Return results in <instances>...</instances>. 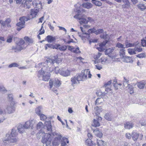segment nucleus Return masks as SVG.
I'll use <instances>...</instances> for the list:
<instances>
[{
	"label": "nucleus",
	"mask_w": 146,
	"mask_h": 146,
	"mask_svg": "<svg viewBox=\"0 0 146 146\" xmlns=\"http://www.w3.org/2000/svg\"><path fill=\"white\" fill-rule=\"evenodd\" d=\"M102 54L101 53L99 52L98 54H96L94 56V57L95 59H97L100 57L102 55Z\"/></svg>",
	"instance_id": "13d9d810"
},
{
	"label": "nucleus",
	"mask_w": 146,
	"mask_h": 146,
	"mask_svg": "<svg viewBox=\"0 0 146 146\" xmlns=\"http://www.w3.org/2000/svg\"><path fill=\"white\" fill-rule=\"evenodd\" d=\"M17 130L15 129H12L10 133L6 134L3 141L4 143H6V141L8 143L16 142L18 141V138L17 137Z\"/></svg>",
	"instance_id": "f03ea898"
},
{
	"label": "nucleus",
	"mask_w": 146,
	"mask_h": 146,
	"mask_svg": "<svg viewBox=\"0 0 146 146\" xmlns=\"http://www.w3.org/2000/svg\"><path fill=\"white\" fill-rule=\"evenodd\" d=\"M93 131L94 133L96 136L100 138L102 137V133L98 130L94 129L93 130Z\"/></svg>",
	"instance_id": "b1692460"
},
{
	"label": "nucleus",
	"mask_w": 146,
	"mask_h": 146,
	"mask_svg": "<svg viewBox=\"0 0 146 146\" xmlns=\"http://www.w3.org/2000/svg\"><path fill=\"white\" fill-rule=\"evenodd\" d=\"M19 65L17 63L15 62L12 63L8 66L9 68H11L14 67H18L19 66Z\"/></svg>",
	"instance_id": "8fccbe9b"
},
{
	"label": "nucleus",
	"mask_w": 146,
	"mask_h": 146,
	"mask_svg": "<svg viewBox=\"0 0 146 146\" xmlns=\"http://www.w3.org/2000/svg\"><path fill=\"white\" fill-rule=\"evenodd\" d=\"M93 5L91 3L86 2L82 4V6L84 8L87 9H90L92 7Z\"/></svg>",
	"instance_id": "412c9836"
},
{
	"label": "nucleus",
	"mask_w": 146,
	"mask_h": 146,
	"mask_svg": "<svg viewBox=\"0 0 146 146\" xmlns=\"http://www.w3.org/2000/svg\"><path fill=\"white\" fill-rule=\"evenodd\" d=\"M13 36H10L8 37L7 39V42L8 43H10L12 42L13 40Z\"/></svg>",
	"instance_id": "6e6d98bb"
},
{
	"label": "nucleus",
	"mask_w": 146,
	"mask_h": 146,
	"mask_svg": "<svg viewBox=\"0 0 146 146\" xmlns=\"http://www.w3.org/2000/svg\"><path fill=\"white\" fill-rule=\"evenodd\" d=\"M124 46L121 44L120 43L118 42L117 43V44L116 45V47H118L119 48H125V47H124Z\"/></svg>",
	"instance_id": "864d4df0"
},
{
	"label": "nucleus",
	"mask_w": 146,
	"mask_h": 146,
	"mask_svg": "<svg viewBox=\"0 0 146 146\" xmlns=\"http://www.w3.org/2000/svg\"><path fill=\"white\" fill-rule=\"evenodd\" d=\"M62 61V59L56 57H54L51 58H48L45 61V63H50L52 64L54 63L58 64L60 63Z\"/></svg>",
	"instance_id": "0eeeda50"
},
{
	"label": "nucleus",
	"mask_w": 146,
	"mask_h": 146,
	"mask_svg": "<svg viewBox=\"0 0 146 146\" xmlns=\"http://www.w3.org/2000/svg\"><path fill=\"white\" fill-rule=\"evenodd\" d=\"M38 11L39 10H38L37 9H31L30 15L29 18H28V19H31L35 17Z\"/></svg>",
	"instance_id": "f8f14e48"
},
{
	"label": "nucleus",
	"mask_w": 146,
	"mask_h": 146,
	"mask_svg": "<svg viewBox=\"0 0 146 146\" xmlns=\"http://www.w3.org/2000/svg\"><path fill=\"white\" fill-rule=\"evenodd\" d=\"M67 47L68 46H66L64 45L61 46L60 45L59 47V50L61 51H65L67 48Z\"/></svg>",
	"instance_id": "de8ad7c7"
},
{
	"label": "nucleus",
	"mask_w": 146,
	"mask_h": 146,
	"mask_svg": "<svg viewBox=\"0 0 146 146\" xmlns=\"http://www.w3.org/2000/svg\"><path fill=\"white\" fill-rule=\"evenodd\" d=\"M60 74L64 76H67L70 75V71L68 70H62V71L60 72Z\"/></svg>",
	"instance_id": "f3484780"
},
{
	"label": "nucleus",
	"mask_w": 146,
	"mask_h": 146,
	"mask_svg": "<svg viewBox=\"0 0 146 146\" xmlns=\"http://www.w3.org/2000/svg\"><path fill=\"white\" fill-rule=\"evenodd\" d=\"M104 100L102 98H98L95 102V105H99L103 104Z\"/></svg>",
	"instance_id": "6ab92c4d"
},
{
	"label": "nucleus",
	"mask_w": 146,
	"mask_h": 146,
	"mask_svg": "<svg viewBox=\"0 0 146 146\" xmlns=\"http://www.w3.org/2000/svg\"><path fill=\"white\" fill-rule=\"evenodd\" d=\"M14 41L15 42L17 45L15 46H13L12 49L15 50V52H17L20 51L23 49L22 45L24 44L25 42L23 39H21L19 42H17L15 41L18 40L19 39L17 37L14 38H13Z\"/></svg>",
	"instance_id": "39448f33"
},
{
	"label": "nucleus",
	"mask_w": 146,
	"mask_h": 146,
	"mask_svg": "<svg viewBox=\"0 0 146 146\" xmlns=\"http://www.w3.org/2000/svg\"><path fill=\"white\" fill-rule=\"evenodd\" d=\"M133 125L132 123L128 122L124 124V127L125 129H130L133 127Z\"/></svg>",
	"instance_id": "a211bd4d"
},
{
	"label": "nucleus",
	"mask_w": 146,
	"mask_h": 146,
	"mask_svg": "<svg viewBox=\"0 0 146 146\" xmlns=\"http://www.w3.org/2000/svg\"><path fill=\"white\" fill-rule=\"evenodd\" d=\"M43 133L41 132H39L38 133H37L36 134V136L37 138H38L39 139H40L42 136L43 135Z\"/></svg>",
	"instance_id": "680f3d73"
},
{
	"label": "nucleus",
	"mask_w": 146,
	"mask_h": 146,
	"mask_svg": "<svg viewBox=\"0 0 146 146\" xmlns=\"http://www.w3.org/2000/svg\"><path fill=\"white\" fill-rule=\"evenodd\" d=\"M100 60L101 63L102 64H106L109 62L108 59L106 57H102Z\"/></svg>",
	"instance_id": "393cba45"
},
{
	"label": "nucleus",
	"mask_w": 146,
	"mask_h": 146,
	"mask_svg": "<svg viewBox=\"0 0 146 146\" xmlns=\"http://www.w3.org/2000/svg\"><path fill=\"white\" fill-rule=\"evenodd\" d=\"M87 70L85 71L84 74H80L76 75L75 76L71 78L72 85L74 86V85L80 83L79 82L81 81H84L86 80V78Z\"/></svg>",
	"instance_id": "7ed1b4c3"
},
{
	"label": "nucleus",
	"mask_w": 146,
	"mask_h": 146,
	"mask_svg": "<svg viewBox=\"0 0 146 146\" xmlns=\"http://www.w3.org/2000/svg\"><path fill=\"white\" fill-rule=\"evenodd\" d=\"M86 70H87L86 71H87V74H86V80L87 79V75L88 74V77L89 78H90L91 77V76H92V75L90 73V71L89 70V69H85L84 71L82 70V73H81V74H85L84 73V72H85L84 71Z\"/></svg>",
	"instance_id": "e433bc0d"
},
{
	"label": "nucleus",
	"mask_w": 146,
	"mask_h": 146,
	"mask_svg": "<svg viewBox=\"0 0 146 146\" xmlns=\"http://www.w3.org/2000/svg\"><path fill=\"white\" fill-rule=\"evenodd\" d=\"M97 144L98 146H104L106 145V143L104 141L97 140Z\"/></svg>",
	"instance_id": "f704fd0d"
},
{
	"label": "nucleus",
	"mask_w": 146,
	"mask_h": 146,
	"mask_svg": "<svg viewBox=\"0 0 146 146\" xmlns=\"http://www.w3.org/2000/svg\"><path fill=\"white\" fill-rule=\"evenodd\" d=\"M95 5L98 6L100 7L102 5V3L101 1H95L93 3Z\"/></svg>",
	"instance_id": "603ef678"
},
{
	"label": "nucleus",
	"mask_w": 146,
	"mask_h": 146,
	"mask_svg": "<svg viewBox=\"0 0 146 146\" xmlns=\"http://www.w3.org/2000/svg\"><path fill=\"white\" fill-rule=\"evenodd\" d=\"M54 135H55L56 137L52 141V144L53 146H58L60 143L62 136L60 133L56 132L54 133ZM53 137V135L46 133L42 137V142L43 143H45L46 146H52L51 144Z\"/></svg>",
	"instance_id": "f257e3e1"
},
{
	"label": "nucleus",
	"mask_w": 146,
	"mask_h": 146,
	"mask_svg": "<svg viewBox=\"0 0 146 146\" xmlns=\"http://www.w3.org/2000/svg\"><path fill=\"white\" fill-rule=\"evenodd\" d=\"M56 38L55 37H53L51 36L48 35L46 37V40L48 42L51 43L55 41Z\"/></svg>",
	"instance_id": "aec40b11"
},
{
	"label": "nucleus",
	"mask_w": 146,
	"mask_h": 146,
	"mask_svg": "<svg viewBox=\"0 0 146 146\" xmlns=\"http://www.w3.org/2000/svg\"><path fill=\"white\" fill-rule=\"evenodd\" d=\"M128 53L131 55L135 54H136L135 52L134 48H129L128 49Z\"/></svg>",
	"instance_id": "ea45409f"
},
{
	"label": "nucleus",
	"mask_w": 146,
	"mask_h": 146,
	"mask_svg": "<svg viewBox=\"0 0 146 146\" xmlns=\"http://www.w3.org/2000/svg\"><path fill=\"white\" fill-rule=\"evenodd\" d=\"M25 3L24 4V7L26 8L29 9L30 8L31 4L29 3H27V2Z\"/></svg>",
	"instance_id": "052dcab7"
},
{
	"label": "nucleus",
	"mask_w": 146,
	"mask_h": 146,
	"mask_svg": "<svg viewBox=\"0 0 146 146\" xmlns=\"http://www.w3.org/2000/svg\"><path fill=\"white\" fill-rule=\"evenodd\" d=\"M42 109V107L41 106H39L36 108L35 110V112L38 115H39L42 114L41 112Z\"/></svg>",
	"instance_id": "7c9ffc66"
},
{
	"label": "nucleus",
	"mask_w": 146,
	"mask_h": 146,
	"mask_svg": "<svg viewBox=\"0 0 146 146\" xmlns=\"http://www.w3.org/2000/svg\"><path fill=\"white\" fill-rule=\"evenodd\" d=\"M104 117L106 120L108 121H111L113 119L111 115L109 113H106Z\"/></svg>",
	"instance_id": "2f4dec72"
},
{
	"label": "nucleus",
	"mask_w": 146,
	"mask_h": 146,
	"mask_svg": "<svg viewBox=\"0 0 146 146\" xmlns=\"http://www.w3.org/2000/svg\"><path fill=\"white\" fill-rule=\"evenodd\" d=\"M26 0H17L16 3L17 4H20L21 3L23 4L26 2Z\"/></svg>",
	"instance_id": "e2e57ef3"
},
{
	"label": "nucleus",
	"mask_w": 146,
	"mask_h": 146,
	"mask_svg": "<svg viewBox=\"0 0 146 146\" xmlns=\"http://www.w3.org/2000/svg\"><path fill=\"white\" fill-rule=\"evenodd\" d=\"M103 32L104 30L103 29H99L96 31L95 30V31L94 32V33L96 35H98V34L102 33Z\"/></svg>",
	"instance_id": "5fc2aeb1"
},
{
	"label": "nucleus",
	"mask_w": 146,
	"mask_h": 146,
	"mask_svg": "<svg viewBox=\"0 0 146 146\" xmlns=\"http://www.w3.org/2000/svg\"><path fill=\"white\" fill-rule=\"evenodd\" d=\"M86 145L88 146H95L96 144L91 139H87L85 142Z\"/></svg>",
	"instance_id": "5701e85b"
},
{
	"label": "nucleus",
	"mask_w": 146,
	"mask_h": 146,
	"mask_svg": "<svg viewBox=\"0 0 146 146\" xmlns=\"http://www.w3.org/2000/svg\"><path fill=\"white\" fill-rule=\"evenodd\" d=\"M45 125L47 128V130L49 131H51L52 130V126L50 121H46Z\"/></svg>",
	"instance_id": "a878e982"
},
{
	"label": "nucleus",
	"mask_w": 146,
	"mask_h": 146,
	"mask_svg": "<svg viewBox=\"0 0 146 146\" xmlns=\"http://www.w3.org/2000/svg\"><path fill=\"white\" fill-rule=\"evenodd\" d=\"M139 134L137 133L136 132L133 131L131 134V137L133 141H137L138 139Z\"/></svg>",
	"instance_id": "4be33fe9"
},
{
	"label": "nucleus",
	"mask_w": 146,
	"mask_h": 146,
	"mask_svg": "<svg viewBox=\"0 0 146 146\" xmlns=\"http://www.w3.org/2000/svg\"><path fill=\"white\" fill-rule=\"evenodd\" d=\"M129 80L128 78H126L125 77H124V80H123V86L125 87H127V86H128V85H129Z\"/></svg>",
	"instance_id": "c9c22d12"
},
{
	"label": "nucleus",
	"mask_w": 146,
	"mask_h": 146,
	"mask_svg": "<svg viewBox=\"0 0 146 146\" xmlns=\"http://www.w3.org/2000/svg\"><path fill=\"white\" fill-rule=\"evenodd\" d=\"M125 4L122 5L123 8L128 9L130 7V4L129 2L124 3Z\"/></svg>",
	"instance_id": "09e8293b"
},
{
	"label": "nucleus",
	"mask_w": 146,
	"mask_h": 146,
	"mask_svg": "<svg viewBox=\"0 0 146 146\" xmlns=\"http://www.w3.org/2000/svg\"><path fill=\"white\" fill-rule=\"evenodd\" d=\"M128 87V89H129V92L130 94H131L134 93L133 87L132 86L129 85H128L127 86Z\"/></svg>",
	"instance_id": "79ce46f5"
},
{
	"label": "nucleus",
	"mask_w": 146,
	"mask_h": 146,
	"mask_svg": "<svg viewBox=\"0 0 146 146\" xmlns=\"http://www.w3.org/2000/svg\"><path fill=\"white\" fill-rule=\"evenodd\" d=\"M115 48L114 47H112L106 49L105 51V54L106 55H108L110 56L113 51Z\"/></svg>",
	"instance_id": "dca6fc26"
},
{
	"label": "nucleus",
	"mask_w": 146,
	"mask_h": 146,
	"mask_svg": "<svg viewBox=\"0 0 146 146\" xmlns=\"http://www.w3.org/2000/svg\"><path fill=\"white\" fill-rule=\"evenodd\" d=\"M125 44L126 46L125 48L131 47H133L134 46L132 44V43H129L127 40L125 41Z\"/></svg>",
	"instance_id": "37998d69"
},
{
	"label": "nucleus",
	"mask_w": 146,
	"mask_h": 146,
	"mask_svg": "<svg viewBox=\"0 0 146 146\" xmlns=\"http://www.w3.org/2000/svg\"><path fill=\"white\" fill-rule=\"evenodd\" d=\"M24 39L26 41L28 42L30 44L32 43L33 42V40L31 38H29L28 37L25 36L24 38Z\"/></svg>",
	"instance_id": "49530a36"
},
{
	"label": "nucleus",
	"mask_w": 146,
	"mask_h": 146,
	"mask_svg": "<svg viewBox=\"0 0 146 146\" xmlns=\"http://www.w3.org/2000/svg\"><path fill=\"white\" fill-rule=\"evenodd\" d=\"M77 14L74 16V18L76 19H78L79 20L80 19L82 16H80V10H78L76 11Z\"/></svg>",
	"instance_id": "4c0bfd02"
},
{
	"label": "nucleus",
	"mask_w": 146,
	"mask_h": 146,
	"mask_svg": "<svg viewBox=\"0 0 146 146\" xmlns=\"http://www.w3.org/2000/svg\"><path fill=\"white\" fill-rule=\"evenodd\" d=\"M108 35L106 32H103L102 34L100 35V37L104 39H108Z\"/></svg>",
	"instance_id": "a18cd8bd"
},
{
	"label": "nucleus",
	"mask_w": 146,
	"mask_h": 146,
	"mask_svg": "<svg viewBox=\"0 0 146 146\" xmlns=\"http://www.w3.org/2000/svg\"><path fill=\"white\" fill-rule=\"evenodd\" d=\"M30 20V19H28V18L25 17L20 18L19 19L20 21L17 24V25L18 27L17 30L18 31H20L24 27L25 21H27Z\"/></svg>",
	"instance_id": "423d86ee"
},
{
	"label": "nucleus",
	"mask_w": 146,
	"mask_h": 146,
	"mask_svg": "<svg viewBox=\"0 0 146 146\" xmlns=\"http://www.w3.org/2000/svg\"><path fill=\"white\" fill-rule=\"evenodd\" d=\"M138 8L141 11H143L146 9V7L143 3H140L137 5Z\"/></svg>",
	"instance_id": "c756f323"
},
{
	"label": "nucleus",
	"mask_w": 146,
	"mask_h": 146,
	"mask_svg": "<svg viewBox=\"0 0 146 146\" xmlns=\"http://www.w3.org/2000/svg\"><path fill=\"white\" fill-rule=\"evenodd\" d=\"M102 120V118L99 116H96L95 119L93 120V122L92 123V126L97 127L100 126V123L99 121H101Z\"/></svg>",
	"instance_id": "9b49d317"
},
{
	"label": "nucleus",
	"mask_w": 146,
	"mask_h": 146,
	"mask_svg": "<svg viewBox=\"0 0 146 146\" xmlns=\"http://www.w3.org/2000/svg\"><path fill=\"white\" fill-rule=\"evenodd\" d=\"M146 84V82L145 81H143L138 82L137 85L138 87L140 89H143L144 88Z\"/></svg>",
	"instance_id": "cd10ccee"
},
{
	"label": "nucleus",
	"mask_w": 146,
	"mask_h": 146,
	"mask_svg": "<svg viewBox=\"0 0 146 146\" xmlns=\"http://www.w3.org/2000/svg\"><path fill=\"white\" fill-rule=\"evenodd\" d=\"M108 42V41L107 40H106L102 43H101L99 45L100 47L99 48V50L100 51H103L105 50V48L106 47V44Z\"/></svg>",
	"instance_id": "4468645a"
},
{
	"label": "nucleus",
	"mask_w": 146,
	"mask_h": 146,
	"mask_svg": "<svg viewBox=\"0 0 146 146\" xmlns=\"http://www.w3.org/2000/svg\"><path fill=\"white\" fill-rule=\"evenodd\" d=\"M43 127V124L41 122H39L37 125L36 127L38 129H40Z\"/></svg>",
	"instance_id": "3c124183"
},
{
	"label": "nucleus",
	"mask_w": 146,
	"mask_h": 146,
	"mask_svg": "<svg viewBox=\"0 0 146 146\" xmlns=\"http://www.w3.org/2000/svg\"><path fill=\"white\" fill-rule=\"evenodd\" d=\"M53 49L54 48V45L52 44L49 43L46 44L45 45V49L46 50L48 48Z\"/></svg>",
	"instance_id": "a19ab883"
},
{
	"label": "nucleus",
	"mask_w": 146,
	"mask_h": 146,
	"mask_svg": "<svg viewBox=\"0 0 146 146\" xmlns=\"http://www.w3.org/2000/svg\"><path fill=\"white\" fill-rule=\"evenodd\" d=\"M78 34L79 36H80V38H81L82 40H83L84 39V38L86 37V36H84L82 34H81V33H80L79 32H78Z\"/></svg>",
	"instance_id": "774afa93"
},
{
	"label": "nucleus",
	"mask_w": 146,
	"mask_h": 146,
	"mask_svg": "<svg viewBox=\"0 0 146 146\" xmlns=\"http://www.w3.org/2000/svg\"><path fill=\"white\" fill-rule=\"evenodd\" d=\"M23 126L25 129H29L32 126V123L30 121H27L25 123Z\"/></svg>",
	"instance_id": "bb28decb"
},
{
	"label": "nucleus",
	"mask_w": 146,
	"mask_h": 146,
	"mask_svg": "<svg viewBox=\"0 0 146 146\" xmlns=\"http://www.w3.org/2000/svg\"><path fill=\"white\" fill-rule=\"evenodd\" d=\"M102 110L98 106L95 107L93 111L92 114L94 116H99L100 112H101Z\"/></svg>",
	"instance_id": "ddd939ff"
},
{
	"label": "nucleus",
	"mask_w": 146,
	"mask_h": 146,
	"mask_svg": "<svg viewBox=\"0 0 146 146\" xmlns=\"http://www.w3.org/2000/svg\"><path fill=\"white\" fill-rule=\"evenodd\" d=\"M5 114V109H3L0 108V115H4Z\"/></svg>",
	"instance_id": "338daca9"
},
{
	"label": "nucleus",
	"mask_w": 146,
	"mask_h": 146,
	"mask_svg": "<svg viewBox=\"0 0 146 146\" xmlns=\"http://www.w3.org/2000/svg\"><path fill=\"white\" fill-rule=\"evenodd\" d=\"M113 84V86L114 87L115 89L117 90L118 89V84L116 83V80H114Z\"/></svg>",
	"instance_id": "0e129e2a"
},
{
	"label": "nucleus",
	"mask_w": 146,
	"mask_h": 146,
	"mask_svg": "<svg viewBox=\"0 0 146 146\" xmlns=\"http://www.w3.org/2000/svg\"><path fill=\"white\" fill-rule=\"evenodd\" d=\"M40 119L42 121H45L47 118V116L44 114H41L39 115Z\"/></svg>",
	"instance_id": "c03bdc74"
},
{
	"label": "nucleus",
	"mask_w": 146,
	"mask_h": 146,
	"mask_svg": "<svg viewBox=\"0 0 146 146\" xmlns=\"http://www.w3.org/2000/svg\"><path fill=\"white\" fill-rule=\"evenodd\" d=\"M83 17V16H82L81 17L80 19V20L79 22L81 24H87L88 22V21L86 19H84L82 18V17Z\"/></svg>",
	"instance_id": "72a5a7b5"
},
{
	"label": "nucleus",
	"mask_w": 146,
	"mask_h": 146,
	"mask_svg": "<svg viewBox=\"0 0 146 146\" xmlns=\"http://www.w3.org/2000/svg\"><path fill=\"white\" fill-rule=\"evenodd\" d=\"M95 31V29L94 28L93 29H89L88 31V33H87V35L86 37L88 39H89L90 38V36L89 35V34L90 33H94V32Z\"/></svg>",
	"instance_id": "58836bf2"
},
{
	"label": "nucleus",
	"mask_w": 146,
	"mask_h": 146,
	"mask_svg": "<svg viewBox=\"0 0 146 146\" xmlns=\"http://www.w3.org/2000/svg\"><path fill=\"white\" fill-rule=\"evenodd\" d=\"M49 84L50 89H51L53 86H54L55 88H57L61 85V83L60 81L58 79H55L54 81H52V80H50Z\"/></svg>",
	"instance_id": "6e6552de"
},
{
	"label": "nucleus",
	"mask_w": 146,
	"mask_h": 146,
	"mask_svg": "<svg viewBox=\"0 0 146 146\" xmlns=\"http://www.w3.org/2000/svg\"><path fill=\"white\" fill-rule=\"evenodd\" d=\"M5 113H7L9 114L13 113L15 111V108L13 105L11 104L7 106L5 109Z\"/></svg>",
	"instance_id": "9d476101"
},
{
	"label": "nucleus",
	"mask_w": 146,
	"mask_h": 146,
	"mask_svg": "<svg viewBox=\"0 0 146 146\" xmlns=\"http://www.w3.org/2000/svg\"><path fill=\"white\" fill-rule=\"evenodd\" d=\"M146 56V55L145 54V53H141L137 55V57L140 58H145Z\"/></svg>",
	"instance_id": "4d7b16f0"
},
{
	"label": "nucleus",
	"mask_w": 146,
	"mask_h": 146,
	"mask_svg": "<svg viewBox=\"0 0 146 146\" xmlns=\"http://www.w3.org/2000/svg\"><path fill=\"white\" fill-rule=\"evenodd\" d=\"M54 70L56 74H57L59 73L60 74V72L62 71V70H60L59 67H57L55 68Z\"/></svg>",
	"instance_id": "bf43d9fd"
},
{
	"label": "nucleus",
	"mask_w": 146,
	"mask_h": 146,
	"mask_svg": "<svg viewBox=\"0 0 146 146\" xmlns=\"http://www.w3.org/2000/svg\"><path fill=\"white\" fill-rule=\"evenodd\" d=\"M96 68L98 70H100L102 68V66L99 64H97L95 65Z\"/></svg>",
	"instance_id": "69168bd1"
},
{
	"label": "nucleus",
	"mask_w": 146,
	"mask_h": 146,
	"mask_svg": "<svg viewBox=\"0 0 146 146\" xmlns=\"http://www.w3.org/2000/svg\"><path fill=\"white\" fill-rule=\"evenodd\" d=\"M25 128L23 125L21 124H20L17 127V130L19 133H23L25 131Z\"/></svg>",
	"instance_id": "c85d7f7f"
},
{
	"label": "nucleus",
	"mask_w": 146,
	"mask_h": 146,
	"mask_svg": "<svg viewBox=\"0 0 146 146\" xmlns=\"http://www.w3.org/2000/svg\"><path fill=\"white\" fill-rule=\"evenodd\" d=\"M50 63H45V62L44 63H41L39 64L40 66L41 65H43L42 67H45L46 68L45 72L47 73H50V72H52L53 71V67H50L48 68V65Z\"/></svg>",
	"instance_id": "1a4fd4ad"
},
{
	"label": "nucleus",
	"mask_w": 146,
	"mask_h": 146,
	"mask_svg": "<svg viewBox=\"0 0 146 146\" xmlns=\"http://www.w3.org/2000/svg\"><path fill=\"white\" fill-rule=\"evenodd\" d=\"M46 68L45 67H42L41 70H40L37 74V76L40 79L41 78L42 80L44 81H48L50 77V74L45 72Z\"/></svg>",
	"instance_id": "20e7f679"
},
{
	"label": "nucleus",
	"mask_w": 146,
	"mask_h": 146,
	"mask_svg": "<svg viewBox=\"0 0 146 146\" xmlns=\"http://www.w3.org/2000/svg\"><path fill=\"white\" fill-rule=\"evenodd\" d=\"M61 141V146H67L66 142H67V143H68L69 142L68 139L65 137H63Z\"/></svg>",
	"instance_id": "473e14b6"
},
{
	"label": "nucleus",
	"mask_w": 146,
	"mask_h": 146,
	"mask_svg": "<svg viewBox=\"0 0 146 146\" xmlns=\"http://www.w3.org/2000/svg\"><path fill=\"white\" fill-rule=\"evenodd\" d=\"M32 4L35 7L37 8L38 10L41 9H42V6L40 1L36 2L35 1H33Z\"/></svg>",
	"instance_id": "2eb2a0df"
}]
</instances>
